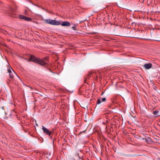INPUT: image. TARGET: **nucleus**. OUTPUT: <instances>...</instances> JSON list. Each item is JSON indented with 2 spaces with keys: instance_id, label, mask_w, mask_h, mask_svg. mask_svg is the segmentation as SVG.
<instances>
[{
  "instance_id": "11",
  "label": "nucleus",
  "mask_w": 160,
  "mask_h": 160,
  "mask_svg": "<svg viewBox=\"0 0 160 160\" xmlns=\"http://www.w3.org/2000/svg\"><path fill=\"white\" fill-rule=\"evenodd\" d=\"M158 112V111H155L153 112V114L154 115H157Z\"/></svg>"
},
{
  "instance_id": "2",
  "label": "nucleus",
  "mask_w": 160,
  "mask_h": 160,
  "mask_svg": "<svg viewBox=\"0 0 160 160\" xmlns=\"http://www.w3.org/2000/svg\"><path fill=\"white\" fill-rule=\"evenodd\" d=\"M45 22L47 24L54 25H60L61 22L59 21H57L55 20L51 19H46L44 20Z\"/></svg>"
},
{
  "instance_id": "13",
  "label": "nucleus",
  "mask_w": 160,
  "mask_h": 160,
  "mask_svg": "<svg viewBox=\"0 0 160 160\" xmlns=\"http://www.w3.org/2000/svg\"><path fill=\"white\" fill-rule=\"evenodd\" d=\"M72 28L73 30H77V28L75 26L72 27Z\"/></svg>"
},
{
  "instance_id": "7",
  "label": "nucleus",
  "mask_w": 160,
  "mask_h": 160,
  "mask_svg": "<svg viewBox=\"0 0 160 160\" xmlns=\"http://www.w3.org/2000/svg\"><path fill=\"white\" fill-rule=\"evenodd\" d=\"M144 67L147 69H149L151 68L152 67V64L150 63L146 64L143 66Z\"/></svg>"
},
{
  "instance_id": "20",
  "label": "nucleus",
  "mask_w": 160,
  "mask_h": 160,
  "mask_svg": "<svg viewBox=\"0 0 160 160\" xmlns=\"http://www.w3.org/2000/svg\"><path fill=\"white\" fill-rule=\"evenodd\" d=\"M144 0H143V1L142 2L143 3V2Z\"/></svg>"
},
{
  "instance_id": "9",
  "label": "nucleus",
  "mask_w": 160,
  "mask_h": 160,
  "mask_svg": "<svg viewBox=\"0 0 160 160\" xmlns=\"http://www.w3.org/2000/svg\"><path fill=\"white\" fill-rule=\"evenodd\" d=\"M91 74V72H89L88 73L87 75V77L85 78V82H86V79H89L90 78V76Z\"/></svg>"
},
{
  "instance_id": "19",
  "label": "nucleus",
  "mask_w": 160,
  "mask_h": 160,
  "mask_svg": "<svg viewBox=\"0 0 160 160\" xmlns=\"http://www.w3.org/2000/svg\"><path fill=\"white\" fill-rule=\"evenodd\" d=\"M31 89H32V88H31V87H29Z\"/></svg>"
},
{
  "instance_id": "18",
  "label": "nucleus",
  "mask_w": 160,
  "mask_h": 160,
  "mask_svg": "<svg viewBox=\"0 0 160 160\" xmlns=\"http://www.w3.org/2000/svg\"><path fill=\"white\" fill-rule=\"evenodd\" d=\"M89 34H92V33H89Z\"/></svg>"
},
{
  "instance_id": "15",
  "label": "nucleus",
  "mask_w": 160,
  "mask_h": 160,
  "mask_svg": "<svg viewBox=\"0 0 160 160\" xmlns=\"http://www.w3.org/2000/svg\"><path fill=\"white\" fill-rule=\"evenodd\" d=\"M82 91H79V92H78V93L79 94H82Z\"/></svg>"
},
{
  "instance_id": "5",
  "label": "nucleus",
  "mask_w": 160,
  "mask_h": 160,
  "mask_svg": "<svg viewBox=\"0 0 160 160\" xmlns=\"http://www.w3.org/2000/svg\"><path fill=\"white\" fill-rule=\"evenodd\" d=\"M42 129L43 130V132L46 134L50 136L51 132L49 131L47 129L44 127L43 126H42Z\"/></svg>"
},
{
  "instance_id": "16",
  "label": "nucleus",
  "mask_w": 160,
  "mask_h": 160,
  "mask_svg": "<svg viewBox=\"0 0 160 160\" xmlns=\"http://www.w3.org/2000/svg\"><path fill=\"white\" fill-rule=\"evenodd\" d=\"M104 92H102V93L101 95H102H102H103V94H104Z\"/></svg>"
},
{
  "instance_id": "12",
  "label": "nucleus",
  "mask_w": 160,
  "mask_h": 160,
  "mask_svg": "<svg viewBox=\"0 0 160 160\" xmlns=\"http://www.w3.org/2000/svg\"><path fill=\"white\" fill-rule=\"evenodd\" d=\"M142 140L144 141H145L146 142H147L148 141V140H147V138H142Z\"/></svg>"
},
{
  "instance_id": "1",
  "label": "nucleus",
  "mask_w": 160,
  "mask_h": 160,
  "mask_svg": "<svg viewBox=\"0 0 160 160\" xmlns=\"http://www.w3.org/2000/svg\"><path fill=\"white\" fill-rule=\"evenodd\" d=\"M29 59L31 61L35 62L41 65L44 66L48 62V58L47 57H45L41 59L35 57L34 56L31 55Z\"/></svg>"
},
{
  "instance_id": "17",
  "label": "nucleus",
  "mask_w": 160,
  "mask_h": 160,
  "mask_svg": "<svg viewBox=\"0 0 160 160\" xmlns=\"http://www.w3.org/2000/svg\"><path fill=\"white\" fill-rule=\"evenodd\" d=\"M106 122L108 123H109V122H108V120H107L106 121Z\"/></svg>"
},
{
  "instance_id": "6",
  "label": "nucleus",
  "mask_w": 160,
  "mask_h": 160,
  "mask_svg": "<svg viewBox=\"0 0 160 160\" xmlns=\"http://www.w3.org/2000/svg\"><path fill=\"white\" fill-rule=\"evenodd\" d=\"M59 21L61 22L60 25L63 26H68L70 25V23L68 21L62 22L61 20H59Z\"/></svg>"
},
{
  "instance_id": "10",
  "label": "nucleus",
  "mask_w": 160,
  "mask_h": 160,
  "mask_svg": "<svg viewBox=\"0 0 160 160\" xmlns=\"http://www.w3.org/2000/svg\"><path fill=\"white\" fill-rule=\"evenodd\" d=\"M10 16L12 18H15L16 17V15L15 13L14 12H11V14L10 15Z\"/></svg>"
},
{
  "instance_id": "8",
  "label": "nucleus",
  "mask_w": 160,
  "mask_h": 160,
  "mask_svg": "<svg viewBox=\"0 0 160 160\" xmlns=\"http://www.w3.org/2000/svg\"><path fill=\"white\" fill-rule=\"evenodd\" d=\"M106 98H102L101 99V100L99 99H98V101L97 102V104H99L101 103L102 102H105L106 101Z\"/></svg>"
},
{
  "instance_id": "4",
  "label": "nucleus",
  "mask_w": 160,
  "mask_h": 160,
  "mask_svg": "<svg viewBox=\"0 0 160 160\" xmlns=\"http://www.w3.org/2000/svg\"><path fill=\"white\" fill-rule=\"evenodd\" d=\"M19 18L20 19H23L25 21H31L32 20V18L26 17L23 15H19Z\"/></svg>"
},
{
  "instance_id": "14",
  "label": "nucleus",
  "mask_w": 160,
  "mask_h": 160,
  "mask_svg": "<svg viewBox=\"0 0 160 160\" xmlns=\"http://www.w3.org/2000/svg\"><path fill=\"white\" fill-rule=\"evenodd\" d=\"M86 130H85L84 131H83L82 132H81L79 133V134L80 135L81 134H82V133H85V132Z\"/></svg>"
},
{
  "instance_id": "3",
  "label": "nucleus",
  "mask_w": 160,
  "mask_h": 160,
  "mask_svg": "<svg viewBox=\"0 0 160 160\" xmlns=\"http://www.w3.org/2000/svg\"><path fill=\"white\" fill-rule=\"evenodd\" d=\"M8 72L9 73V76L11 78H13L14 77V74H15V72L14 71L11 67H9L8 69Z\"/></svg>"
}]
</instances>
